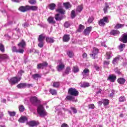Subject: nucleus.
Instances as JSON below:
<instances>
[{
	"label": "nucleus",
	"instance_id": "25",
	"mask_svg": "<svg viewBox=\"0 0 127 127\" xmlns=\"http://www.w3.org/2000/svg\"><path fill=\"white\" fill-rule=\"evenodd\" d=\"M63 40L64 42H68L70 40V35H64L63 37Z\"/></svg>",
	"mask_w": 127,
	"mask_h": 127
},
{
	"label": "nucleus",
	"instance_id": "40",
	"mask_svg": "<svg viewBox=\"0 0 127 127\" xmlns=\"http://www.w3.org/2000/svg\"><path fill=\"white\" fill-rule=\"evenodd\" d=\"M98 53H99V49H97V48H94L92 51V54H94L95 55H98Z\"/></svg>",
	"mask_w": 127,
	"mask_h": 127
},
{
	"label": "nucleus",
	"instance_id": "64",
	"mask_svg": "<svg viewBox=\"0 0 127 127\" xmlns=\"http://www.w3.org/2000/svg\"><path fill=\"white\" fill-rule=\"evenodd\" d=\"M61 127H69V126L65 123H64L62 125Z\"/></svg>",
	"mask_w": 127,
	"mask_h": 127
},
{
	"label": "nucleus",
	"instance_id": "17",
	"mask_svg": "<svg viewBox=\"0 0 127 127\" xmlns=\"http://www.w3.org/2000/svg\"><path fill=\"white\" fill-rule=\"evenodd\" d=\"M63 6L65 9H69V8H71V7H72V5L69 2H64Z\"/></svg>",
	"mask_w": 127,
	"mask_h": 127
},
{
	"label": "nucleus",
	"instance_id": "1",
	"mask_svg": "<svg viewBox=\"0 0 127 127\" xmlns=\"http://www.w3.org/2000/svg\"><path fill=\"white\" fill-rule=\"evenodd\" d=\"M68 94L69 95L66 97V100L72 101V102H77V98H75V97L79 96V91L77 89L74 88H70L68 90Z\"/></svg>",
	"mask_w": 127,
	"mask_h": 127
},
{
	"label": "nucleus",
	"instance_id": "43",
	"mask_svg": "<svg viewBox=\"0 0 127 127\" xmlns=\"http://www.w3.org/2000/svg\"><path fill=\"white\" fill-rule=\"evenodd\" d=\"M49 92L52 95H57V91L55 89H50Z\"/></svg>",
	"mask_w": 127,
	"mask_h": 127
},
{
	"label": "nucleus",
	"instance_id": "20",
	"mask_svg": "<svg viewBox=\"0 0 127 127\" xmlns=\"http://www.w3.org/2000/svg\"><path fill=\"white\" fill-rule=\"evenodd\" d=\"M48 22L49 23L52 24H55L56 23V21L54 20V17L52 16H50L48 19Z\"/></svg>",
	"mask_w": 127,
	"mask_h": 127
},
{
	"label": "nucleus",
	"instance_id": "41",
	"mask_svg": "<svg viewBox=\"0 0 127 127\" xmlns=\"http://www.w3.org/2000/svg\"><path fill=\"white\" fill-rule=\"evenodd\" d=\"M59 86H60V82H54L53 84V87L54 88H59Z\"/></svg>",
	"mask_w": 127,
	"mask_h": 127
},
{
	"label": "nucleus",
	"instance_id": "53",
	"mask_svg": "<svg viewBox=\"0 0 127 127\" xmlns=\"http://www.w3.org/2000/svg\"><path fill=\"white\" fill-rule=\"evenodd\" d=\"M126 101V97L125 96H121L119 98L120 102H125Z\"/></svg>",
	"mask_w": 127,
	"mask_h": 127
},
{
	"label": "nucleus",
	"instance_id": "16",
	"mask_svg": "<svg viewBox=\"0 0 127 127\" xmlns=\"http://www.w3.org/2000/svg\"><path fill=\"white\" fill-rule=\"evenodd\" d=\"M107 80H109L110 82H114L116 80H117V76L114 75H109Z\"/></svg>",
	"mask_w": 127,
	"mask_h": 127
},
{
	"label": "nucleus",
	"instance_id": "29",
	"mask_svg": "<svg viewBox=\"0 0 127 127\" xmlns=\"http://www.w3.org/2000/svg\"><path fill=\"white\" fill-rule=\"evenodd\" d=\"M84 29H85V26L82 24H80L79 25L78 29H77V31L78 32H82Z\"/></svg>",
	"mask_w": 127,
	"mask_h": 127
},
{
	"label": "nucleus",
	"instance_id": "31",
	"mask_svg": "<svg viewBox=\"0 0 127 127\" xmlns=\"http://www.w3.org/2000/svg\"><path fill=\"white\" fill-rule=\"evenodd\" d=\"M118 82L119 84H125V82H126V79L123 77H121L118 78Z\"/></svg>",
	"mask_w": 127,
	"mask_h": 127
},
{
	"label": "nucleus",
	"instance_id": "2",
	"mask_svg": "<svg viewBox=\"0 0 127 127\" xmlns=\"http://www.w3.org/2000/svg\"><path fill=\"white\" fill-rule=\"evenodd\" d=\"M37 112L39 115L40 117H45V116L47 115V112L45 111V109H44V107H43V106L40 105L38 106V108L37 109Z\"/></svg>",
	"mask_w": 127,
	"mask_h": 127
},
{
	"label": "nucleus",
	"instance_id": "15",
	"mask_svg": "<svg viewBox=\"0 0 127 127\" xmlns=\"http://www.w3.org/2000/svg\"><path fill=\"white\" fill-rule=\"evenodd\" d=\"M121 41L123 42V43H127V33H125L122 35Z\"/></svg>",
	"mask_w": 127,
	"mask_h": 127
},
{
	"label": "nucleus",
	"instance_id": "44",
	"mask_svg": "<svg viewBox=\"0 0 127 127\" xmlns=\"http://www.w3.org/2000/svg\"><path fill=\"white\" fill-rule=\"evenodd\" d=\"M0 58L1 60H2L3 59H7V58H8V56H7V55H0Z\"/></svg>",
	"mask_w": 127,
	"mask_h": 127
},
{
	"label": "nucleus",
	"instance_id": "33",
	"mask_svg": "<svg viewBox=\"0 0 127 127\" xmlns=\"http://www.w3.org/2000/svg\"><path fill=\"white\" fill-rule=\"evenodd\" d=\"M125 26V24H117L115 26V28L116 29H119L120 28H123Z\"/></svg>",
	"mask_w": 127,
	"mask_h": 127
},
{
	"label": "nucleus",
	"instance_id": "23",
	"mask_svg": "<svg viewBox=\"0 0 127 127\" xmlns=\"http://www.w3.org/2000/svg\"><path fill=\"white\" fill-rule=\"evenodd\" d=\"M19 123H24L25 122H27V118L25 116H22L18 120Z\"/></svg>",
	"mask_w": 127,
	"mask_h": 127
},
{
	"label": "nucleus",
	"instance_id": "60",
	"mask_svg": "<svg viewBox=\"0 0 127 127\" xmlns=\"http://www.w3.org/2000/svg\"><path fill=\"white\" fill-rule=\"evenodd\" d=\"M89 109H94L95 105L94 104H90L88 106Z\"/></svg>",
	"mask_w": 127,
	"mask_h": 127
},
{
	"label": "nucleus",
	"instance_id": "27",
	"mask_svg": "<svg viewBox=\"0 0 127 127\" xmlns=\"http://www.w3.org/2000/svg\"><path fill=\"white\" fill-rule=\"evenodd\" d=\"M46 41L48 43H53L54 42V39L53 38L47 37L46 38Z\"/></svg>",
	"mask_w": 127,
	"mask_h": 127
},
{
	"label": "nucleus",
	"instance_id": "30",
	"mask_svg": "<svg viewBox=\"0 0 127 127\" xmlns=\"http://www.w3.org/2000/svg\"><path fill=\"white\" fill-rule=\"evenodd\" d=\"M56 6V4L54 3H52L49 5V9H51V10H53L55 9Z\"/></svg>",
	"mask_w": 127,
	"mask_h": 127
},
{
	"label": "nucleus",
	"instance_id": "9",
	"mask_svg": "<svg viewBox=\"0 0 127 127\" xmlns=\"http://www.w3.org/2000/svg\"><path fill=\"white\" fill-rule=\"evenodd\" d=\"M56 11L59 12V13H61V14H64L65 13V11L62 8V6H61V3H59L58 8L57 9H56Z\"/></svg>",
	"mask_w": 127,
	"mask_h": 127
},
{
	"label": "nucleus",
	"instance_id": "3",
	"mask_svg": "<svg viewBox=\"0 0 127 127\" xmlns=\"http://www.w3.org/2000/svg\"><path fill=\"white\" fill-rule=\"evenodd\" d=\"M109 22H110V21L109 20V18H108L107 16H105L99 21L98 24L100 26L104 27L106 25V23H109Z\"/></svg>",
	"mask_w": 127,
	"mask_h": 127
},
{
	"label": "nucleus",
	"instance_id": "62",
	"mask_svg": "<svg viewBox=\"0 0 127 127\" xmlns=\"http://www.w3.org/2000/svg\"><path fill=\"white\" fill-rule=\"evenodd\" d=\"M90 56L92 58V59H95L96 56H97V55L94 54H90Z\"/></svg>",
	"mask_w": 127,
	"mask_h": 127
},
{
	"label": "nucleus",
	"instance_id": "50",
	"mask_svg": "<svg viewBox=\"0 0 127 127\" xmlns=\"http://www.w3.org/2000/svg\"><path fill=\"white\" fill-rule=\"evenodd\" d=\"M38 46L40 48H42L44 46V43L43 42H39Z\"/></svg>",
	"mask_w": 127,
	"mask_h": 127
},
{
	"label": "nucleus",
	"instance_id": "14",
	"mask_svg": "<svg viewBox=\"0 0 127 127\" xmlns=\"http://www.w3.org/2000/svg\"><path fill=\"white\" fill-rule=\"evenodd\" d=\"M18 10L21 11V12H25V11H27L28 10V5L26 6H21L18 8Z\"/></svg>",
	"mask_w": 127,
	"mask_h": 127
},
{
	"label": "nucleus",
	"instance_id": "13",
	"mask_svg": "<svg viewBox=\"0 0 127 127\" xmlns=\"http://www.w3.org/2000/svg\"><path fill=\"white\" fill-rule=\"evenodd\" d=\"M71 72V67L70 66H67L65 71L63 73V77H65L66 75H69V73Z\"/></svg>",
	"mask_w": 127,
	"mask_h": 127
},
{
	"label": "nucleus",
	"instance_id": "34",
	"mask_svg": "<svg viewBox=\"0 0 127 127\" xmlns=\"http://www.w3.org/2000/svg\"><path fill=\"white\" fill-rule=\"evenodd\" d=\"M119 61H120V58L119 57H116L112 62L113 64H114V65H116V64H118V62H119Z\"/></svg>",
	"mask_w": 127,
	"mask_h": 127
},
{
	"label": "nucleus",
	"instance_id": "8",
	"mask_svg": "<svg viewBox=\"0 0 127 127\" xmlns=\"http://www.w3.org/2000/svg\"><path fill=\"white\" fill-rule=\"evenodd\" d=\"M65 68V65L62 62L59 63V64L57 66V69L59 72H61Z\"/></svg>",
	"mask_w": 127,
	"mask_h": 127
},
{
	"label": "nucleus",
	"instance_id": "21",
	"mask_svg": "<svg viewBox=\"0 0 127 127\" xmlns=\"http://www.w3.org/2000/svg\"><path fill=\"white\" fill-rule=\"evenodd\" d=\"M32 78L34 80H36L37 81L39 78H41V74H37V73H35L32 75Z\"/></svg>",
	"mask_w": 127,
	"mask_h": 127
},
{
	"label": "nucleus",
	"instance_id": "38",
	"mask_svg": "<svg viewBox=\"0 0 127 127\" xmlns=\"http://www.w3.org/2000/svg\"><path fill=\"white\" fill-rule=\"evenodd\" d=\"M67 55L69 57V58H72L74 56V54L72 51H68L66 53Z\"/></svg>",
	"mask_w": 127,
	"mask_h": 127
},
{
	"label": "nucleus",
	"instance_id": "42",
	"mask_svg": "<svg viewBox=\"0 0 127 127\" xmlns=\"http://www.w3.org/2000/svg\"><path fill=\"white\" fill-rule=\"evenodd\" d=\"M24 110H25V108H24V106L23 105H20L19 106V111L21 113L24 112Z\"/></svg>",
	"mask_w": 127,
	"mask_h": 127
},
{
	"label": "nucleus",
	"instance_id": "7",
	"mask_svg": "<svg viewBox=\"0 0 127 127\" xmlns=\"http://www.w3.org/2000/svg\"><path fill=\"white\" fill-rule=\"evenodd\" d=\"M48 66V63L47 62H44L42 63H40L37 64V69H44Z\"/></svg>",
	"mask_w": 127,
	"mask_h": 127
},
{
	"label": "nucleus",
	"instance_id": "45",
	"mask_svg": "<svg viewBox=\"0 0 127 127\" xmlns=\"http://www.w3.org/2000/svg\"><path fill=\"white\" fill-rule=\"evenodd\" d=\"M103 105L104 106H108L109 105V100L108 99H103Z\"/></svg>",
	"mask_w": 127,
	"mask_h": 127
},
{
	"label": "nucleus",
	"instance_id": "32",
	"mask_svg": "<svg viewBox=\"0 0 127 127\" xmlns=\"http://www.w3.org/2000/svg\"><path fill=\"white\" fill-rule=\"evenodd\" d=\"M126 48V44H121L120 46H119V49L120 51H124V48Z\"/></svg>",
	"mask_w": 127,
	"mask_h": 127
},
{
	"label": "nucleus",
	"instance_id": "26",
	"mask_svg": "<svg viewBox=\"0 0 127 127\" xmlns=\"http://www.w3.org/2000/svg\"><path fill=\"white\" fill-rule=\"evenodd\" d=\"M26 87V83H21L17 85L18 89H23Z\"/></svg>",
	"mask_w": 127,
	"mask_h": 127
},
{
	"label": "nucleus",
	"instance_id": "47",
	"mask_svg": "<svg viewBox=\"0 0 127 127\" xmlns=\"http://www.w3.org/2000/svg\"><path fill=\"white\" fill-rule=\"evenodd\" d=\"M0 51L1 52H4V46L2 44H0Z\"/></svg>",
	"mask_w": 127,
	"mask_h": 127
},
{
	"label": "nucleus",
	"instance_id": "11",
	"mask_svg": "<svg viewBox=\"0 0 127 127\" xmlns=\"http://www.w3.org/2000/svg\"><path fill=\"white\" fill-rule=\"evenodd\" d=\"M89 73H90V70L88 69L87 68L84 69L83 72H82V75H83V78H84L85 79H86L87 77L89 76Z\"/></svg>",
	"mask_w": 127,
	"mask_h": 127
},
{
	"label": "nucleus",
	"instance_id": "51",
	"mask_svg": "<svg viewBox=\"0 0 127 127\" xmlns=\"http://www.w3.org/2000/svg\"><path fill=\"white\" fill-rule=\"evenodd\" d=\"M93 20H94V17H90L88 20V23H92L93 22Z\"/></svg>",
	"mask_w": 127,
	"mask_h": 127
},
{
	"label": "nucleus",
	"instance_id": "48",
	"mask_svg": "<svg viewBox=\"0 0 127 127\" xmlns=\"http://www.w3.org/2000/svg\"><path fill=\"white\" fill-rule=\"evenodd\" d=\"M8 114H9L10 117H14L16 115L15 112L8 111Z\"/></svg>",
	"mask_w": 127,
	"mask_h": 127
},
{
	"label": "nucleus",
	"instance_id": "49",
	"mask_svg": "<svg viewBox=\"0 0 127 127\" xmlns=\"http://www.w3.org/2000/svg\"><path fill=\"white\" fill-rule=\"evenodd\" d=\"M28 2L30 4L33 5V4H35L37 2H36V0H29Z\"/></svg>",
	"mask_w": 127,
	"mask_h": 127
},
{
	"label": "nucleus",
	"instance_id": "55",
	"mask_svg": "<svg viewBox=\"0 0 127 127\" xmlns=\"http://www.w3.org/2000/svg\"><path fill=\"white\" fill-rule=\"evenodd\" d=\"M23 73H24V71L21 70L20 71H18V76H20L21 77V76H22V74H23Z\"/></svg>",
	"mask_w": 127,
	"mask_h": 127
},
{
	"label": "nucleus",
	"instance_id": "35",
	"mask_svg": "<svg viewBox=\"0 0 127 127\" xmlns=\"http://www.w3.org/2000/svg\"><path fill=\"white\" fill-rule=\"evenodd\" d=\"M80 86L82 88H87V87H90V83L88 82H83Z\"/></svg>",
	"mask_w": 127,
	"mask_h": 127
},
{
	"label": "nucleus",
	"instance_id": "19",
	"mask_svg": "<svg viewBox=\"0 0 127 127\" xmlns=\"http://www.w3.org/2000/svg\"><path fill=\"white\" fill-rule=\"evenodd\" d=\"M26 45V44L25 43V42L24 41V40H22L21 42H20L18 44V46L20 48H21V49H23V48H24V47H25Z\"/></svg>",
	"mask_w": 127,
	"mask_h": 127
},
{
	"label": "nucleus",
	"instance_id": "59",
	"mask_svg": "<svg viewBox=\"0 0 127 127\" xmlns=\"http://www.w3.org/2000/svg\"><path fill=\"white\" fill-rule=\"evenodd\" d=\"M94 68L96 71H100V67L97 65H94Z\"/></svg>",
	"mask_w": 127,
	"mask_h": 127
},
{
	"label": "nucleus",
	"instance_id": "22",
	"mask_svg": "<svg viewBox=\"0 0 127 127\" xmlns=\"http://www.w3.org/2000/svg\"><path fill=\"white\" fill-rule=\"evenodd\" d=\"M44 39H45V36H44V34H42L39 36L38 41L39 42H43V41H44Z\"/></svg>",
	"mask_w": 127,
	"mask_h": 127
},
{
	"label": "nucleus",
	"instance_id": "63",
	"mask_svg": "<svg viewBox=\"0 0 127 127\" xmlns=\"http://www.w3.org/2000/svg\"><path fill=\"white\" fill-rule=\"evenodd\" d=\"M115 95V90H112V93L109 95L110 97H113Z\"/></svg>",
	"mask_w": 127,
	"mask_h": 127
},
{
	"label": "nucleus",
	"instance_id": "56",
	"mask_svg": "<svg viewBox=\"0 0 127 127\" xmlns=\"http://www.w3.org/2000/svg\"><path fill=\"white\" fill-rule=\"evenodd\" d=\"M71 110H72V112L74 113V114H77V109L74 107H71Z\"/></svg>",
	"mask_w": 127,
	"mask_h": 127
},
{
	"label": "nucleus",
	"instance_id": "12",
	"mask_svg": "<svg viewBox=\"0 0 127 127\" xmlns=\"http://www.w3.org/2000/svg\"><path fill=\"white\" fill-rule=\"evenodd\" d=\"M111 8V4L110 3H105V5L103 8L104 13H107L108 10Z\"/></svg>",
	"mask_w": 127,
	"mask_h": 127
},
{
	"label": "nucleus",
	"instance_id": "46",
	"mask_svg": "<svg viewBox=\"0 0 127 127\" xmlns=\"http://www.w3.org/2000/svg\"><path fill=\"white\" fill-rule=\"evenodd\" d=\"M71 18H75V17H76L75 12V10H74L71 11Z\"/></svg>",
	"mask_w": 127,
	"mask_h": 127
},
{
	"label": "nucleus",
	"instance_id": "10",
	"mask_svg": "<svg viewBox=\"0 0 127 127\" xmlns=\"http://www.w3.org/2000/svg\"><path fill=\"white\" fill-rule=\"evenodd\" d=\"M92 29H93V27L92 26L87 27L83 31V34L86 36L89 35L90 34V32L92 31Z\"/></svg>",
	"mask_w": 127,
	"mask_h": 127
},
{
	"label": "nucleus",
	"instance_id": "39",
	"mask_svg": "<svg viewBox=\"0 0 127 127\" xmlns=\"http://www.w3.org/2000/svg\"><path fill=\"white\" fill-rule=\"evenodd\" d=\"M72 71L73 73H78V72H79V67L77 66H73Z\"/></svg>",
	"mask_w": 127,
	"mask_h": 127
},
{
	"label": "nucleus",
	"instance_id": "57",
	"mask_svg": "<svg viewBox=\"0 0 127 127\" xmlns=\"http://www.w3.org/2000/svg\"><path fill=\"white\" fill-rule=\"evenodd\" d=\"M23 26L25 28H26V27H28L29 26V24L28 23H24L23 24Z\"/></svg>",
	"mask_w": 127,
	"mask_h": 127
},
{
	"label": "nucleus",
	"instance_id": "61",
	"mask_svg": "<svg viewBox=\"0 0 127 127\" xmlns=\"http://www.w3.org/2000/svg\"><path fill=\"white\" fill-rule=\"evenodd\" d=\"M109 64H110V62L109 61H105L104 62V65L108 66V65H109Z\"/></svg>",
	"mask_w": 127,
	"mask_h": 127
},
{
	"label": "nucleus",
	"instance_id": "58",
	"mask_svg": "<svg viewBox=\"0 0 127 127\" xmlns=\"http://www.w3.org/2000/svg\"><path fill=\"white\" fill-rule=\"evenodd\" d=\"M13 23V21H10L8 22L6 24H5V26L10 25V24H12Z\"/></svg>",
	"mask_w": 127,
	"mask_h": 127
},
{
	"label": "nucleus",
	"instance_id": "36",
	"mask_svg": "<svg viewBox=\"0 0 127 127\" xmlns=\"http://www.w3.org/2000/svg\"><path fill=\"white\" fill-rule=\"evenodd\" d=\"M112 57V52H108L106 53V59H111V58Z\"/></svg>",
	"mask_w": 127,
	"mask_h": 127
},
{
	"label": "nucleus",
	"instance_id": "6",
	"mask_svg": "<svg viewBox=\"0 0 127 127\" xmlns=\"http://www.w3.org/2000/svg\"><path fill=\"white\" fill-rule=\"evenodd\" d=\"M11 50L13 53L15 52L16 53H20L21 54H23V52H24V50H23V49L20 48L18 50L15 46H12L11 47Z\"/></svg>",
	"mask_w": 127,
	"mask_h": 127
},
{
	"label": "nucleus",
	"instance_id": "28",
	"mask_svg": "<svg viewBox=\"0 0 127 127\" xmlns=\"http://www.w3.org/2000/svg\"><path fill=\"white\" fill-rule=\"evenodd\" d=\"M110 33L111 35L116 36V35H119V34H120V33H121L118 30H113L111 31Z\"/></svg>",
	"mask_w": 127,
	"mask_h": 127
},
{
	"label": "nucleus",
	"instance_id": "24",
	"mask_svg": "<svg viewBox=\"0 0 127 127\" xmlns=\"http://www.w3.org/2000/svg\"><path fill=\"white\" fill-rule=\"evenodd\" d=\"M38 9V7L37 6H29L28 5V10H33L35 11Z\"/></svg>",
	"mask_w": 127,
	"mask_h": 127
},
{
	"label": "nucleus",
	"instance_id": "5",
	"mask_svg": "<svg viewBox=\"0 0 127 127\" xmlns=\"http://www.w3.org/2000/svg\"><path fill=\"white\" fill-rule=\"evenodd\" d=\"M30 101L32 105L34 106H37L39 103H40V101H39L37 97L35 96L31 97L30 99Z\"/></svg>",
	"mask_w": 127,
	"mask_h": 127
},
{
	"label": "nucleus",
	"instance_id": "52",
	"mask_svg": "<svg viewBox=\"0 0 127 127\" xmlns=\"http://www.w3.org/2000/svg\"><path fill=\"white\" fill-rule=\"evenodd\" d=\"M59 15H60V14H56V15H55V19H56V20H57V21L61 20V18H60V17H59Z\"/></svg>",
	"mask_w": 127,
	"mask_h": 127
},
{
	"label": "nucleus",
	"instance_id": "37",
	"mask_svg": "<svg viewBox=\"0 0 127 127\" xmlns=\"http://www.w3.org/2000/svg\"><path fill=\"white\" fill-rule=\"evenodd\" d=\"M83 10V6L82 5L78 6L76 8V12L78 13V12H81V11Z\"/></svg>",
	"mask_w": 127,
	"mask_h": 127
},
{
	"label": "nucleus",
	"instance_id": "18",
	"mask_svg": "<svg viewBox=\"0 0 127 127\" xmlns=\"http://www.w3.org/2000/svg\"><path fill=\"white\" fill-rule=\"evenodd\" d=\"M27 125H29V127H33L37 126V123L34 121H29L27 123Z\"/></svg>",
	"mask_w": 127,
	"mask_h": 127
},
{
	"label": "nucleus",
	"instance_id": "4",
	"mask_svg": "<svg viewBox=\"0 0 127 127\" xmlns=\"http://www.w3.org/2000/svg\"><path fill=\"white\" fill-rule=\"evenodd\" d=\"M21 79V77H19V78H17V77H14L10 79L9 83L11 85H15V84L18 83V82H19Z\"/></svg>",
	"mask_w": 127,
	"mask_h": 127
},
{
	"label": "nucleus",
	"instance_id": "54",
	"mask_svg": "<svg viewBox=\"0 0 127 127\" xmlns=\"http://www.w3.org/2000/svg\"><path fill=\"white\" fill-rule=\"evenodd\" d=\"M64 26L65 27V28H68V27L70 26V24L68 22H65L64 23Z\"/></svg>",
	"mask_w": 127,
	"mask_h": 127
}]
</instances>
